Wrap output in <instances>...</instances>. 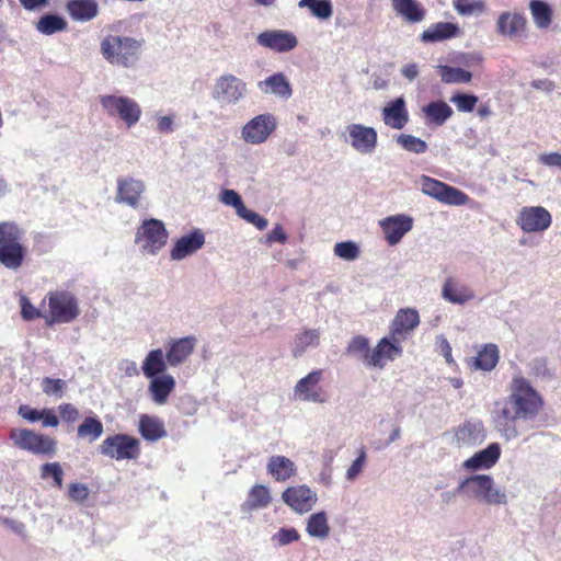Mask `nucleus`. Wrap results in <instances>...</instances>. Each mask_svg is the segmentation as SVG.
Here are the masks:
<instances>
[{
  "instance_id": "f8f14e48",
  "label": "nucleus",
  "mask_w": 561,
  "mask_h": 561,
  "mask_svg": "<svg viewBox=\"0 0 561 561\" xmlns=\"http://www.w3.org/2000/svg\"><path fill=\"white\" fill-rule=\"evenodd\" d=\"M515 221L525 233H541L550 228L552 216L543 206H524L518 210Z\"/></svg>"
},
{
  "instance_id": "79ce46f5",
  "label": "nucleus",
  "mask_w": 561,
  "mask_h": 561,
  "mask_svg": "<svg viewBox=\"0 0 561 561\" xmlns=\"http://www.w3.org/2000/svg\"><path fill=\"white\" fill-rule=\"evenodd\" d=\"M306 531L310 537L324 539L330 534L328 515L325 512L313 513L306 524Z\"/></svg>"
},
{
  "instance_id": "4be33fe9",
  "label": "nucleus",
  "mask_w": 561,
  "mask_h": 561,
  "mask_svg": "<svg viewBox=\"0 0 561 561\" xmlns=\"http://www.w3.org/2000/svg\"><path fill=\"white\" fill-rule=\"evenodd\" d=\"M500 457V444L492 443L486 448L466 459L462 463V468L468 471L489 470L499 461Z\"/></svg>"
},
{
  "instance_id": "603ef678",
  "label": "nucleus",
  "mask_w": 561,
  "mask_h": 561,
  "mask_svg": "<svg viewBox=\"0 0 561 561\" xmlns=\"http://www.w3.org/2000/svg\"><path fill=\"white\" fill-rule=\"evenodd\" d=\"M22 238L23 231L15 222H0V247L12 244L14 242H21Z\"/></svg>"
},
{
  "instance_id": "4468645a",
  "label": "nucleus",
  "mask_w": 561,
  "mask_h": 561,
  "mask_svg": "<svg viewBox=\"0 0 561 561\" xmlns=\"http://www.w3.org/2000/svg\"><path fill=\"white\" fill-rule=\"evenodd\" d=\"M323 370L316 369L298 380L294 387V397L300 401L324 403L329 399L328 392L320 386Z\"/></svg>"
},
{
  "instance_id": "f3484780",
  "label": "nucleus",
  "mask_w": 561,
  "mask_h": 561,
  "mask_svg": "<svg viewBox=\"0 0 561 561\" xmlns=\"http://www.w3.org/2000/svg\"><path fill=\"white\" fill-rule=\"evenodd\" d=\"M206 242L202 229L195 228L191 232L174 240L170 249L171 261H182L199 251Z\"/></svg>"
},
{
  "instance_id": "473e14b6",
  "label": "nucleus",
  "mask_w": 561,
  "mask_h": 561,
  "mask_svg": "<svg viewBox=\"0 0 561 561\" xmlns=\"http://www.w3.org/2000/svg\"><path fill=\"white\" fill-rule=\"evenodd\" d=\"M25 255L26 248L22 242L0 247V264L9 270H19L23 264Z\"/></svg>"
},
{
  "instance_id": "bf43d9fd",
  "label": "nucleus",
  "mask_w": 561,
  "mask_h": 561,
  "mask_svg": "<svg viewBox=\"0 0 561 561\" xmlns=\"http://www.w3.org/2000/svg\"><path fill=\"white\" fill-rule=\"evenodd\" d=\"M238 216L255 226L259 230H264L268 224L266 218L247 207H242Z\"/></svg>"
},
{
  "instance_id": "49530a36",
  "label": "nucleus",
  "mask_w": 561,
  "mask_h": 561,
  "mask_svg": "<svg viewBox=\"0 0 561 561\" xmlns=\"http://www.w3.org/2000/svg\"><path fill=\"white\" fill-rule=\"evenodd\" d=\"M104 432L102 422L93 416H88L78 426V436L94 442L102 436Z\"/></svg>"
},
{
  "instance_id": "ea45409f",
  "label": "nucleus",
  "mask_w": 561,
  "mask_h": 561,
  "mask_svg": "<svg viewBox=\"0 0 561 561\" xmlns=\"http://www.w3.org/2000/svg\"><path fill=\"white\" fill-rule=\"evenodd\" d=\"M500 359L499 347L495 344H485L473 358V364L477 369L483 371H491L495 368Z\"/></svg>"
},
{
  "instance_id": "c03bdc74",
  "label": "nucleus",
  "mask_w": 561,
  "mask_h": 561,
  "mask_svg": "<svg viewBox=\"0 0 561 561\" xmlns=\"http://www.w3.org/2000/svg\"><path fill=\"white\" fill-rule=\"evenodd\" d=\"M66 28V20L57 14H45L36 23V30L44 35H53Z\"/></svg>"
},
{
  "instance_id": "72a5a7b5",
  "label": "nucleus",
  "mask_w": 561,
  "mask_h": 561,
  "mask_svg": "<svg viewBox=\"0 0 561 561\" xmlns=\"http://www.w3.org/2000/svg\"><path fill=\"white\" fill-rule=\"evenodd\" d=\"M396 13L410 23H417L425 19L426 11L416 0H391Z\"/></svg>"
},
{
  "instance_id": "ddd939ff",
  "label": "nucleus",
  "mask_w": 561,
  "mask_h": 561,
  "mask_svg": "<svg viewBox=\"0 0 561 561\" xmlns=\"http://www.w3.org/2000/svg\"><path fill=\"white\" fill-rule=\"evenodd\" d=\"M146 188V183L141 179L131 175L118 176L114 201L117 204L138 209L141 207Z\"/></svg>"
},
{
  "instance_id": "aec40b11",
  "label": "nucleus",
  "mask_w": 561,
  "mask_h": 561,
  "mask_svg": "<svg viewBox=\"0 0 561 561\" xmlns=\"http://www.w3.org/2000/svg\"><path fill=\"white\" fill-rule=\"evenodd\" d=\"M440 295L445 301L458 306H465L477 297L471 286L454 276L445 279Z\"/></svg>"
},
{
  "instance_id": "338daca9",
  "label": "nucleus",
  "mask_w": 561,
  "mask_h": 561,
  "mask_svg": "<svg viewBox=\"0 0 561 561\" xmlns=\"http://www.w3.org/2000/svg\"><path fill=\"white\" fill-rule=\"evenodd\" d=\"M60 416L64 421L73 423L79 417L78 409L71 403H64L58 407Z\"/></svg>"
},
{
  "instance_id": "37998d69",
  "label": "nucleus",
  "mask_w": 561,
  "mask_h": 561,
  "mask_svg": "<svg viewBox=\"0 0 561 561\" xmlns=\"http://www.w3.org/2000/svg\"><path fill=\"white\" fill-rule=\"evenodd\" d=\"M346 355L355 357L362 360L366 366L369 367V340L364 335H356L348 342L346 350Z\"/></svg>"
},
{
  "instance_id": "423d86ee",
  "label": "nucleus",
  "mask_w": 561,
  "mask_h": 561,
  "mask_svg": "<svg viewBox=\"0 0 561 561\" xmlns=\"http://www.w3.org/2000/svg\"><path fill=\"white\" fill-rule=\"evenodd\" d=\"M10 439L19 449L36 456L51 458L57 454V442L54 438L28 428H12Z\"/></svg>"
},
{
  "instance_id": "7c9ffc66",
  "label": "nucleus",
  "mask_w": 561,
  "mask_h": 561,
  "mask_svg": "<svg viewBox=\"0 0 561 561\" xmlns=\"http://www.w3.org/2000/svg\"><path fill=\"white\" fill-rule=\"evenodd\" d=\"M420 323V316L414 308L400 309L391 324V334L393 339L397 335H403L413 331Z\"/></svg>"
},
{
  "instance_id": "2eb2a0df",
  "label": "nucleus",
  "mask_w": 561,
  "mask_h": 561,
  "mask_svg": "<svg viewBox=\"0 0 561 561\" xmlns=\"http://www.w3.org/2000/svg\"><path fill=\"white\" fill-rule=\"evenodd\" d=\"M345 141L358 153L370 154L378 145L377 130L363 124H350L345 128Z\"/></svg>"
},
{
  "instance_id": "8fccbe9b",
  "label": "nucleus",
  "mask_w": 561,
  "mask_h": 561,
  "mask_svg": "<svg viewBox=\"0 0 561 561\" xmlns=\"http://www.w3.org/2000/svg\"><path fill=\"white\" fill-rule=\"evenodd\" d=\"M394 140L398 146L411 153L421 154L428 149L426 141L410 134H400Z\"/></svg>"
},
{
  "instance_id": "0e129e2a",
  "label": "nucleus",
  "mask_w": 561,
  "mask_h": 561,
  "mask_svg": "<svg viewBox=\"0 0 561 561\" xmlns=\"http://www.w3.org/2000/svg\"><path fill=\"white\" fill-rule=\"evenodd\" d=\"M18 414L24 420L35 423L41 421L43 417V410L33 409L30 405L24 404L19 408Z\"/></svg>"
},
{
  "instance_id": "680f3d73",
  "label": "nucleus",
  "mask_w": 561,
  "mask_h": 561,
  "mask_svg": "<svg viewBox=\"0 0 561 561\" xmlns=\"http://www.w3.org/2000/svg\"><path fill=\"white\" fill-rule=\"evenodd\" d=\"M65 386H66V383L64 380L53 379L49 377L44 378L43 382H42L43 391L46 394L57 396L59 398H61V396H62V390H64Z\"/></svg>"
},
{
  "instance_id": "c756f323",
  "label": "nucleus",
  "mask_w": 561,
  "mask_h": 561,
  "mask_svg": "<svg viewBox=\"0 0 561 561\" xmlns=\"http://www.w3.org/2000/svg\"><path fill=\"white\" fill-rule=\"evenodd\" d=\"M174 388V377L170 374H162L158 377L150 378L148 390L152 401L161 405L168 401V398Z\"/></svg>"
},
{
  "instance_id": "6e6d98bb",
  "label": "nucleus",
  "mask_w": 561,
  "mask_h": 561,
  "mask_svg": "<svg viewBox=\"0 0 561 561\" xmlns=\"http://www.w3.org/2000/svg\"><path fill=\"white\" fill-rule=\"evenodd\" d=\"M367 461V454L364 448L358 450L356 459L351 463L345 473V479L348 482H354L363 472Z\"/></svg>"
},
{
  "instance_id": "1a4fd4ad",
  "label": "nucleus",
  "mask_w": 561,
  "mask_h": 561,
  "mask_svg": "<svg viewBox=\"0 0 561 561\" xmlns=\"http://www.w3.org/2000/svg\"><path fill=\"white\" fill-rule=\"evenodd\" d=\"M247 93V83L242 79L228 73L220 76L216 80L211 96L221 106H231L242 101Z\"/></svg>"
},
{
  "instance_id": "4c0bfd02",
  "label": "nucleus",
  "mask_w": 561,
  "mask_h": 561,
  "mask_svg": "<svg viewBox=\"0 0 561 561\" xmlns=\"http://www.w3.org/2000/svg\"><path fill=\"white\" fill-rule=\"evenodd\" d=\"M428 125L442 126L453 115V108L444 101L430 102L422 108Z\"/></svg>"
},
{
  "instance_id": "e2e57ef3",
  "label": "nucleus",
  "mask_w": 561,
  "mask_h": 561,
  "mask_svg": "<svg viewBox=\"0 0 561 561\" xmlns=\"http://www.w3.org/2000/svg\"><path fill=\"white\" fill-rule=\"evenodd\" d=\"M69 497L78 503L84 502L89 496V489L83 483H71L69 485Z\"/></svg>"
},
{
  "instance_id": "09e8293b",
  "label": "nucleus",
  "mask_w": 561,
  "mask_h": 561,
  "mask_svg": "<svg viewBox=\"0 0 561 561\" xmlns=\"http://www.w3.org/2000/svg\"><path fill=\"white\" fill-rule=\"evenodd\" d=\"M438 71L445 83H468L472 79L471 72L458 67L439 66Z\"/></svg>"
},
{
  "instance_id": "a18cd8bd",
  "label": "nucleus",
  "mask_w": 561,
  "mask_h": 561,
  "mask_svg": "<svg viewBox=\"0 0 561 561\" xmlns=\"http://www.w3.org/2000/svg\"><path fill=\"white\" fill-rule=\"evenodd\" d=\"M529 9L537 27L547 28L551 24L552 11L548 3L539 0H531Z\"/></svg>"
},
{
  "instance_id": "e433bc0d",
  "label": "nucleus",
  "mask_w": 561,
  "mask_h": 561,
  "mask_svg": "<svg viewBox=\"0 0 561 561\" xmlns=\"http://www.w3.org/2000/svg\"><path fill=\"white\" fill-rule=\"evenodd\" d=\"M321 332L319 329H304L296 334L291 353L294 357H300L308 348H314L320 344Z\"/></svg>"
},
{
  "instance_id": "864d4df0",
  "label": "nucleus",
  "mask_w": 561,
  "mask_h": 561,
  "mask_svg": "<svg viewBox=\"0 0 561 561\" xmlns=\"http://www.w3.org/2000/svg\"><path fill=\"white\" fill-rule=\"evenodd\" d=\"M333 252L335 256L347 262H353L360 255V249L358 244L352 240L336 242L334 244Z\"/></svg>"
},
{
  "instance_id": "f704fd0d",
  "label": "nucleus",
  "mask_w": 561,
  "mask_h": 561,
  "mask_svg": "<svg viewBox=\"0 0 561 561\" xmlns=\"http://www.w3.org/2000/svg\"><path fill=\"white\" fill-rule=\"evenodd\" d=\"M165 355L161 348L151 350L145 357L141 370L147 378L158 377L165 374L168 368Z\"/></svg>"
},
{
  "instance_id": "de8ad7c7",
  "label": "nucleus",
  "mask_w": 561,
  "mask_h": 561,
  "mask_svg": "<svg viewBox=\"0 0 561 561\" xmlns=\"http://www.w3.org/2000/svg\"><path fill=\"white\" fill-rule=\"evenodd\" d=\"M453 7L461 16L481 15L486 11L484 0H454Z\"/></svg>"
},
{
  "instance_id": "7ed1b4c3",
  "label": "nucleus",
  "mask_w": 561,
  "mask_h": 561,
  "mask_svg": "<svg viewBox=\"0 0 561 561\" xmlns=\"http://www.w3.org/2000/svg\"><path fill=\"white\" fill-rule=\"evenodd\" d=\"M457 492L469 499L488 505H505L506 493L500 489L490 474H472L461 479Z\"/></svg>"
},
{
  "instance_id": "a211bd4d",
  "label": "nucleus",
  "mask_w": 561,
  "mask_h": 561,
  "mask_svg": "<svg viewBox=\"0 0 561 561\" xmlns=\"http://www.w3.org/2000/svg\"><path fill=\"white\" fill-rule=\"evenodd\" d=\"M385 239L389 245L398 244L412 230L413 218L404 214L388 216L379 221Z\"/></svg>"
},
{
  "instance_id": "39448f33",
  "label": "nucleus",
  "mask_w": 561,
  "mask_h": 561,
  "mask_svg": "<svg viewBox=\"0 0 561 561\" xmlns=\"http://www.w3.org/2000/svg\"><path fill=\"white\" fill-rule=\"evenodd\" d=\"M99 102L108 117L119 118L127 128L134 127L141 117V106L133 98L103 94L99 96Z\"/></svg>"
},
{
  "instance_id": "58836bf2",
  "label": "nucleus",
  "mask_w": 561,
  "mask_h": 561,
  "mask_svg": "<svg viewBox=\"0 0 561 561\" xmlns=\"http://www.w3.org/2000/svg\"><path fill=\"white\" fill-rule=\"evenodd\" d=\"M297 7L308 10L309 14L320 21L329 20L333 15L331 0H299Z\"/></svg>"
},
{
  "instance_id": "9d476101",
  "label": "nucleus",
  "mask_w": 561,
  "mask_h": 561,
  "mask_svg": "<svg viewBox=\"0 0 561 561\" xmlns=\"http://www.w3.org/2000/svg\"><path fill=\"white\" fill-rule=\"evenodd\" d=\"M277 119L272 113H263L248 121L240 130V138L248 145H262L274 134Z\"/></svg>"
},
{
  "instance_id": "412c9836",
  "label": "nucleus",
  "mask_w": 561,
  "mask_h": 561,
  "mask_svg": "<svg viewBox=\"0 0 561 561\" xmlns=\"http://www.w3.org/2000/svg\"><path fill=\"white\" fill-rule=\"evenodd\" d=\"M382 122L392 129H403L410 121L409 111L403 96L388 102L381 110Z\"/></svg>"
},
{
  "instance_id": "774afa93",
  "label": "nucleus",
  "mask_w": 561,
  "mask_h": 561,
  "mask_svg": "<svg viewBox=\"0 0 561 561\" xmlns=\"http://www.w3.org/2000/svg\"><path fill=\"white\" fill-rule=\"evenodd\" d=\"M538 161L546 167H554L561 169V153L549 152L538 157Z\"/></svg>"
},
{
  "instance_id": "dca6fc26",
  "label": "nucleus",
  "mask_w": 561,
  "mask_h": 561,
  "mask_svg": "<svg viewBox=\"0 0 561 561\" xmlns=\"http://www.w3.org/2000/svg\"><path fill=\"white\" fill-rule=\"evenodd\" d=\"M256 43L275 53H288L298 45L297 36L285 30H266L256 36Z\"/></svg>"
},
{
  "instance_id": "5fc2aeb1",
  "label": "nucleus",
  "mask_w": 561,
  "mask_h": 561,
  "mask_svg": "<svg viewBox=\"0 0 561 561\" xmlns=\"http://www.w3.org/2000/svg\"><path fill=\"white\" fill-rule=\"evenodd\" d=\"M41 478H53L55 485L58 489L62 488L64 471L59 462H47L41 467Z\"/></svg>"
},
{
  "instance_id": "f03ea898",
  "label": "nucleus",
  "mask_w": 561,
  "mask_h": 561,
  "mask_svg": "<svg viewBox=\"0 0 561 561\" xmlns=\"http://www.w3.org/2000/svg\"><path fill=\"white\" fill-rule=\"evenodd\" d=\"M142 43L130 36L106 35L101 41L100 51L110 65L133 68L139 60Z\"/></svg>"
},
{
  "instance_id": "69168bd1",
  "label": "nucleus",
  "mask_w": 561,
  "mask_h": 561,
  "mask_svg": "<svg viewBox=\"0 0 561 561\" xmlns=\"http://www.w3.org/2000/svg\"><path fill=\"white\" fill-rule=\"evenodd\" d=\"M174 114L157 117V130L161 134H171L174 131Z\"/></svg>"
},
{
  "instance_id": "20e7f679",
  "label": "nucleus",
  "mask_w": 561,
  "mask_h": 561,
  "mask_svg": "<svg viewBox=\"0 0 561 561\" xmlns=\"http://www.w3.org/2000/svg\"><path fill=\"white\" fill-rule=\"evenodd\" d=\"M169 231L162 220L144 219L135 232V244L144 255H157L168 243Z\"/></svg>"
},
{
  "instance_id": "5701e85b",
  "label": "nucleus",
  "mask_w": 561,
  "mask_h": 561,
  "mask_svg": "<svg viewBox=\"0 0 561 561\" xmlns=\"http://www.w3.org/2000/svg\"><path fill=\"white\" fill-rule=\"evenodd\" d=\"M527 20L522 13L502 12L496 21V33L511 39L525 34Z\"/></svg>"
},
{
  "instance_id": "6ab92c4d",
  "label": "nucleus",
  "mask_w": 561,
  "mask_h": 561,
  "mask_svg": "<svg viewBox=\"0 0 561 561\" xmlns=\"http://www.w3.org/2000/svg\"><path fill=\"white\" fill-rule=\"evenodd\" d=\"M282 500L296 513L304 514L312 510L318 496L309 486L302 484L287 488Z\"/></svg>"
},
{
  "instance_id": "f257e3e1",
  "label": "nucleus",
  "mask_w": 561,
  "mask_h": 561,
  "mask_svg": "<svg viewBox=\"0 0 561 561\" xmlns=\"http://www.w3.org/2000/svg\"><path fill=\"white\" fill-rule=\"evenodd\" d=\"M545 400L524 376L516 374L508 383V394L495 402L492 423L505 440L535 428L543 410Z\"/></svg>"
},
{
  "instance_id": "a878e982",
  "label": "nucleus",
  "mask_w": 561,
  "mask_h": 561,
  "mask_svg": "<svg viewBox=\"0 0 561 561\" xmlns=\"http://www.w3.org/2000/svg\"><path fill=\"white\" fill-rule=\"evenodd\" d=\"M257 88L264 94H273L280 99L287 100L293 95L290 82L282 72H276L265 80L257 82Z\"/></svg>"
},
{
  "instance_id": "c9c22d12",
  "label": "nucleus",
  "mask_w": 561,
  "mask_h": 561,
  "mask_svg": "<svg viewBox=\"0 0 561 561\" xmlns=\"http://www.w3.org/2000/svg\"><path fill=\"white\" fill-rule=\"evenodd\" d=\"M139 433L148 442H157L167 436L164 423L159 417L147 414L139 419Z\"/></svg>"
},
{
  "instance_id": "6e6552de",
  "label": "nucleus",
  "mask_w": 561,
  "mask_h": 561,
  "mask_svg": "<svg viewBox=\"0 0 561 561\" xmlns=\"http://www.w3.org/2000/svg\"><path fill=\"white\" fill-rule=\"evenodd\" d=\"M416 183L423 194L445 205L463 206L470 201L459 188L427 175H421Z\"/></svg>"
},
{
  "instance_id": "0eeeda50",
  "label": "nucleus",
  "mask_w": 561,
  "mask_h": 561,
  "mask_svg": "<svg viewBox=\"0 0 561 561\" xmlns=\"http://www.w3.org/2000/svg\"><path fill=\"white\" fill-rule=\"evenodd\" d=\"M49 313L44 316L47 325L70 323L80 313L78 300L73 294L60 290L47 295Z\"/></svg>"
},
{
  "instance_id": "9b49d317",
  "label": "nucleus",
  "mask_w": 561,
  "mask_h": 561,
  "mask_svg": "<svg viewBox=\"0 0 561 561\" xmlns=\"http://www.w3.org/2000/svg\"><path fill=\"white\" fill-rule=\"evenodd\" d=\"M100 451L115 460L136 459L140 454L139 440L126 434H115L102 442Z\"/></svg>"
},
{
  "instance_id": "3c124183",
  "label": "nucleus",
  "mask_w": 561,
  "mask_h": 561,
  "mask_svg": "<svg viewBox=\"0 0 561 561\" xmlns=\"http://www.w3.org/2000/svg\"><path fill=\"white\" fill-rule=\"evenodd\" d=\"M300 540V534L294 527H280L271 536V543L274 548H282Z\"/></svg>"
},
{
  "instance_id": "2f4dec72",
  "label": "nucleus",
  "mask_w": 561,
  "mask_h": 561,
  "mask_svg": "<svg viewBox=\"0 0 561 561\" xmlns=\"http://www.w3.org/2000/svg\"><path fill=\"white\" fill-rule=\"evenodd\" d=\"M266 470L276 481L284 482L296 474L297 468L289 458L276 455L268 459Z\"/></svg>"
},
{
  "instance_id": "c85d7f7f",
  "label": "nucleus",
  "mask_w": 561,
  "mask_h": 561,
  "mask_svg": "<svg viewBox=\"0 0 561 561\" xmlns=\"http://www.w3.org/2000/svg\"><path fill=\"white\" fill-rule=\"evenodd\" d=\"M461 35L460 27L450 22H438L432 24L421 34L423 43H437L446 39L455 38Z\"/></svg>"
},
{
  "instance_id": "052dcab7",
  "label": "nucleus",
  "mask_w": 561,
  "mask_h": 561,
  "mask_svg": "<svg viewBox=\"0 0 561 561\" xmlns=\"http://www.w3.org/2000/svg\"><path fill=\"white\" fill-rule=\"evenodd\" d=\"M21 316L26 321H32L38 318H44L41 311L31 304L27 297L21 296L20 298Z\"/></svg>"
},
{
  "instance_id": "13d9d810",
  "label": "nucleus",
  "mask_w": 561,
  "mask_h": 561,
  "mask_svg": "<svg viewBox=\"0 0 561 561\" xmlns=\"http://www.w3.org/2000/svg\"><path fill=\"white\" fill-rule=\"evenodd\" d=\"M218 199L227 206H231L236 209L237 214L239 215L242 207H245L241 196L234 191L225 188L220 192Z\"/></svg>"
},
{
  "instance_id": "a19ab883",
  "label": "nucleus",
  "mask_w": 561,
  "mask_h": 561,
  "mask_svg": "<svg viewBox=\"0 0 561 561\" xmlns=\"http://www.w3.org/2000/svg\"><path fill=\"white\" fill-rule=\"evenodd\" d=\"M272 497L270 490L262 484H255L249 492L247 501L242 504L243 511H254L268 506Z\"/></svg>"
},
{
  "instance_id": "bb28decb",
  "label": "nucleus",
  "mask_w": 561,
  "mask_h": 561,
  "mask_svg": "<svg viewBox=\"0 0 561 561\" xmlns=\"http://www.w3.org/2000/svg\"><path fill=\"white\" fill-rule=\"evenodd\" d=\"M66 11L76 22H89L99 14V3L96 0H68Z\"/></svg>"
},
{
  "instance_id": "b1692460",
  "label": "nucleus",
  "mask_w": 561,
  "mask_h": 561,
  "mask_svg": "<svg viewBox=\"0 0 561 561\" xmlns=\"http://www.w3.org/2000/svg\"><path fill=\"white\" fill-rule=\"evenodd\" d=\"M485 438L486 432L481 421L465 422L455 432V442L458 447L474 446Z\"/></svg>"
},
{
  "instance_id": "4d7b16f0",
  "label": "nucleus",
  "mask_w": 561,
  "mask_h": 561,
  "mask_svg": "<svg viewBox=\"0 0 561 561\" xmlns=\"http://www.w3.org/2000/svg\"><path fill=\"white\" fill-rule=\"evenodd\" d=\"M450 101L456 105L459 112H472L479 101L473 94L458 93L451 96Z\"/></svg>"
},
{
  "instance_id": "cd10ccee",
  "label": "nucleus",
  "mask_w": 561,
  "mask_h": 561,
  "mask_svg": "<svg viewBox=\"0 0 561 561\" xmlns=\"http://www.w3.org/2000/svg\"><path fill=\"white\" fill-rule=\"evenodd\" d=\"M195 347V339L192 336L182 337L171 341L165 354L168 364L171 367H176L184 363L193 353Z\"/></svg>"
},
{
  "instance_id": "393cba45",
  "label": "nucleus",
  "mask_w": 561,
  "mask_h": 561,
  "mask_svg": "<svg viewBox=\"0 0 561 561\" xmlns=\"http://www.w3.org/2000/svg\"><path fill=\"white\" fill-rule=\"evenodd\" d=\"M402 354V347L398 343H392L389 339H381L375 348L370 350L369 367L382 369L386 360H393Z\"/></svg>"
}]
</instances>
